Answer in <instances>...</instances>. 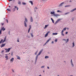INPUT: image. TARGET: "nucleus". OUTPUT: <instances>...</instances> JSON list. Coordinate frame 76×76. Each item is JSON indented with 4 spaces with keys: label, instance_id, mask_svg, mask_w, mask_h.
<instances>
[{
    "label": "nucleus",
    "instance_id": "a211bd4d",
    "mask_svg": "<svg viewBox=\"0 0 76 76\" xmlns=\"http://www.w3.org/2000/svg\"><path fill=\"white\" fill-rule=\"evenodd\" d=\"M24 25L25 26V27H26L27 26L26 25V22L25 21L24 22Z\"/></svg>",
    "mask_w": 76,
    "mask_h": 76
},
{
    "label": "nucleus",
    "instance_id": "bf43d9fd",
    "mask_svg": "<svg viewBox=\"0 0 76 76\" xmlns=\"http://www.w3.org/2000/svg\"><path fill=\"white\" fill-rule=\"evenodd\" d=\"M70 76H73V75H70Z\"/></svg>",
    "mask_w": 76,
    "mask_h": 76
},
{
    "label": "nucleus",
    "instance_id": "9b49d317",
    "mask_svg": "<svg viewBox=\"0 0 76 76\" xmlns=\"http://www.w3.org/2000/svg\"><path fill=\"white\" fill-rule=\"evenodd\" d=\"M64 4V3H61L59 5V6H62Z\"/></svg>",
    "mask_w": 76,
    "mask_h": 76
},
{
    "label": "nucleus",
    "instance_id": "f257e3e1",
    "mask_svg": "<svg viewBox=\"0 0 76 76\" xmlns=\"http://www.w3.org/2000/svg\"><path fill=\"white\" fill-rule=\"evenodd\" d=\"M10 49H11V48H9L8 49L7 48H5V50H6V53H9V51H10Z\"/></svg>",
    "mask_w": 76,
    "mask_h": 76
},
{
    "label": "nucleus",
    "instance_id": "58836bf2",
    "mask_svg": "<svg viewBox=\"0 0 76 76\" xmlns=\"http://www.w3.org/2000/svg\"><path fill=\"white\" fill-rule=\"evenodd\" d=\"M31 35L32 37H34V35H33L32 34H31Z\"/></svg>",
    "mask_w": 76,
    "mask_h": 76
},
{
    "label": "nucleus",
    "instance_id": "7c9ffc66",
    "mask_svg": "<svg viewBox=\"0 0 76 76\" xmlns=\"http://www.w3.org/2000/svg\"><path fill=\"white\" fill-rule=\"evenodd\" d=\"M47 36H48V34L46 33V34L45 35V37H47Z\"/></svg>",
    "mask_w": 76,
    "mask_h": 76
},
{
    "label": "nucleus",
    "instance_id": "412c9836",
    "mask_svg": "<svg viewBox=\"0 0 76 76\" xmlns=\"http://www.w3.org/2000/svg\"><path fill=\"white\" fill-rule=\"evenodd\" d=\"M22 4H23V5H26V3L25 2H22Z\"/></svg>",
    "mask_w": 76,
    "mask_h": 76
},
{
    "label": "nucleus",
    "instance_id": "e433bc0d",
    "mask_svg": "<svg viewBox=\"0 0 76 76\" xmlns=\"http://www.w3.org/2000/svg\"><path fill=\"white\" fill-rule=\"evenodd\" d=\"M69 41V39H67L66 40V42H68Z\"/></svg>",
    "mask_w": 76,
    "mask_h": 76
},
{
    "label": "nucleus",
    "instance_id": "09e8293b",
    "mask_svg": "<svg viewBox=\"0 0 76 76\" xmlns=\"http://www.w3.org/2000/svg\"><path fill=\"white\" fill-rule=\"evenodd\" d=\"M7 23H8V20H7Z\"/></svg>",
    "mask_w": 76,
    "mask_h": 76
},
{
    "label": "nucleus",
    "instance_id": "72a5a7b5",
    "mask_svg": "<svg viewBox=\"0 0 76 76\" xmlns=\"http://www.w3.org/2000/svg\"><path fill=\"white\" fill-rule=\"evenodd\" d=\"M48 58V56H46L45 57V58Z\"/></svg>",
    "mask_w": 76,
    "mask_h": 76
},
{
    "label": "nucleus",
    "instance_id": "6e6d98bb",
    "mask_svg": "<svg viewBox=\"0 0 76 76\" xmlns=\"http://www.w3.org/2000/svg\"><path fill=\"white\" fill-rule=\"evenodd\" d=\"M9 1H12L13 0H9Z\"/></svg>",
    "mask_w": 76,
    "mask_h": 76
},
{
    "label": "nucleus",
    "instance_id": "c85d7f7f",
    "mask_svg": "<svg viewBox=\"0 0 76 76\" xmlns=\"http://www.w3.org/2000/svg\"><path fill=\"white\" fill-rule=\"evenodd\" d=\"M71 62L72 66H73V63H72V59L71 60Z\"/></svg>",
    "mask_w": 76,
    "mask_h": 76
},
{
    "label": "nucleus",
    "instance_id": "5fc2aeb1",
    "mask_svg": "<svg viewBox=\"0 0 76 76\" xmlns=\"http://www.w3.org/2000/svg\"><path fill=\"white\" fill-rule=\"evenodd\" d=\"M47 68H48V69H49V67L48 66Z\"/></svg>",
    "mask_w": 76,
    "mask_h": 76
},
{
    "label": "nucleus",
    "instance_id": "680f3d73",
    "mask_svg": "<svg viewBox=\"0 0 76 76\" xmlns=\"http://www.w3.org/2000/svg\"><path fill=\"white\" fill-rule=\"evenodd\" d=\"M10 7V6H9V7Z\"/></svg>",
    "mask_w": 76,
    "mask_h": 76
},
{
    "label": "nucleus",
    "instance_id": "dca6fc26",
    "mask_svg": "<svg viewBox=\"0 0 76 76\" xmlns=\"http://www.w3.org/2000/svg\"><path fill=\"white\" fill-rule=\"evenodd\" d=\"M58 34L57 33H53L52 34L53 35H57Z\"/></svg>",
    "mask_w": 76,
    "mask_h": 76
},
{
    "label": "nucleus",
    "instance_id": "603ef678",
    "mask_svg": "<svg viewBox=\"0 0 76 76\" xmlns=\"http://www.w3.org/2000/svg\"><path fill=\"white\" fill-rule=\"evenodd\" d=\"M8 54H5V56H7V55H8Z\"/></svg>",
    "mask_w": 76,
    "mask_h": 76
},
{
    "label": "nucleus",
    "instance_id": "6ab92c4d",
    "mask_svg": "<svg viewBox=\"0 0 76 76\" xmlns=\"http://www.w3.org/2000/svg\"><path fill=\"white\" fill-rule=\"evenodd\" d=\"M38 55H37L36 56V62L37 61V58H38Z\"/></svg>",
    "mask_w": 76,
    "mask_h": 76
},
{
    "label": "nucleus",
    "instance_id": "aec40b11",
    "mask_svg": "<svg viewBox=\"0 0 76 76\" xmlns=\"http://www.w3.org/2000/svg\"><path fill=\"white\" fill-rule=\"evenodd\" d=\"M31 22H33V19H32V17H31Z\"/></svg>",
    "mask_w": 76,
    "mask_h": 76
},
{
    "label": "nucleus",
    "instance_id": "3c124183",
    "mask_svg": "<svg viewBox=\"0 0 76 76\" xmlns=\"http://www.w3.org/2000/svg\"><path fill=\"white\" fill-rule=\"evenodd\" d=\"M74 19V18H72V20H73Z\"/></svg>",
    "mask_w": 76,
    "mask_h": 76
},
{
    "label": "nucleus",
    "instance_id": "13d9d810",
    "mask_svg": "<svg viewBox=\"0 0 76 76\" xmlns=\"http://www.w3.org/2000/svg\"><path fill=\"white\" fill-rule=\"evenodd\" d=\"M64 41H66V39H64Z\"/></svg>",
    "mask_w": 76,
    "mask_h": 76
},
{
    "label": "nucleus",
    "instance_id": "e2e57ef3",
    "mask_svg": "<svg viewBox=\"0 0 76 76\" xmlns=\"http://www.w3.org/2000/svg\"><path fill=\"white\" fill-rule=\"evenodd\" d=\"M67 29H69V28H67Z\"/></svg>",
    "mask_w": 76,
    "mask_h": 76
},
{
    "label": "nucleus",
    "instance_id": "052dcab7",
    "mask_svg": "<svg viewBox=\"0 0 76 76\" xmlns=\"http://www.w3.org/2000/svg\"><path fill=\"white\" fill-rule=\"evenodd\" d=\"M39 76H41V75H40Z\"/></svg>",
    "mask_w": 76,
    "mask_h": 76
},
{
    "label": "nucleus",
    "instance_id": "f3484780",
    "mask_svg": "<svg viewBox=\"0 0 76 76\" xmlns=\"http://www.w3.org/2000/svg\"><path fill=\"white\" fill-rule=\"evenodd\" d=\"M51 19L52 21V22L53 23H54V20H53V18H51Z\"/></svg>",
    "mask_w": 76,
    "mask_h": 76
},
{
    "label": "nucleus",
    "instance_id": "de8ad7c7",
    "mask_svg": "<svg viewBox=\"0 0 76 76\" xmlns=\"http://www.w3.org/2000/svg\"><path fill=\"white\" fill-rule=\"evenodd\" d=\"M52 44H53V43H54V41H52Z\"/></svg>",
    "mask_w": 76,
    "mask_h": 76
},
{
    "label": "nucleus",
    "instance_id": "c03bdc74",
    "mask_svg": "<svg viewBox=\"0 0 76 76\" xmlns=\"http://www.w3.org/2000/svg\"><path fill=\"white\" fill-rule=\"evenodd\" d=\"M57 12H60V11L59 10H58V11H57Z\"/></svg>",
    "mask_w": 76,
    "mask_h": 76
},
{
    "label": "nucleus",
    "instance_id": "423d86ee",
    "mask_svg": "<svg viewBox=\"0 0 76 76\" xmlns=\"http://www.w3.org/2000/svg\"><path fill=\"white\" fill-rule=\"evenodd\" d=\"M13 60H14V58H12L10 60V62L11 63L13 62Z\"/></svg>",
    "mask_w": 76,
    "mask_h": 76
},
{
    "label": "nucleus",
    "instance_id": "0eeeda50",
    "mask_svg": "<svg viewBox=\"0 0 76 76\" xmlns=\"http://www.w3.org/2000/svg\"><path fill=\"white\" fill-rule=\"evenodd\" d=\"M42 51H43V50H42L39 52V53L38 54V56H39V55H40L41 54V53H42Z\"/></svg>",
    "mask_w": 76,
    "mask_h": 76
},
{
    "label": "nucleus",
    "instance_id": "393cba45",
    "mask_svg": "<svg viewBox=\"0 0 76 76\" xmlns=\"http://www.w3.org/2000/svg\"><path fill=\"white\" fill-rule=\"evenodd\" d=\"M7 11H8V12H10V11H11L9 9H7Z\"/></svg>",
    "mask_w": 76,
    "mask_h": 76
},
{
    "label": "nucleus",
    "instance_id": "0e129e2a",
    "mask_svg": "<svg viewBox=\"0 0 76 76\" xmlns=\"http://www.w3.org/2000/svg\"><path fill=\"white\" fill-rule=\"evenodd\" d=\"M59 76V75H58V76Z\"/></svg>",
    "mask_w": 76,
    "mask_h": 76
},
{
    "label": "nucleus",
    "instance_id": "c756f323",
    "mask_svg": "<svg viewBox=\"0 0 76 76\" xmlns=\"http://www.w3.org/2000/svg\"><path fill=\"white\" fill-rule=\"evenodd\" d=\"M25 20L26 22H28V20H27V19H26V18H25Z\"/></svg>",
    "mask_w": 76,
    "mask_h": 76
},
{
    "label": "nucleus",
    "instance_id": "864d4df0",
    "mask_svg": "<svg viewBox=\"0 0 76 76\" xmlns=\"http://www.w3.org/2000/svg\"><path fill=\"white\" fill-rule=\"evenodd\" d=\"M17 41H18V42H19V41L18 40Z\"/></svg>",
    "mask_w": 76,
    "mask_h": 76
},
{
    "label": "nucleus",
    "instance_id": "b1692460",
    "mask_svg": "<svg viewBox=\"0 0 76 76\" xmlns=\"http://www.w3.org/2000/svg\"><path fill=\"white\" fill-rule=\"evenodd\" d=\"M8 57H9V56H5V58H6V60L8 59Z\"/></svg>",
    "mask_w": 76,
    "mask_h": 76
},
{
    "label": "nucleus",
    "instance_id": "2eb2a0df",
    "mask_svg": "<svg viewBox=\"0 0 76 76\" xmlns=\"http://www.w3.org/2000/svg\"><path fill=\"white\" fill-rule=\"evenodd\" d=\"M72 47H75V42H74L72 43Z\"/></svg>",
    "mask_w": 76,
    "mask_h": 76
},
{
    "label": "nucleus",
    "instance_id": "2f4dec72",
    "mask_svg": "<svg viewBox=\"0 0 76 76\" xmlns=\"http://www.w3.org/2000/svg\"><path fill=\"white\" fill-rule=\"evenodd\" d=\"M1 31L2 29H1L0 30V35H1Z\"/></svg>",
    "mask_w": 76,
    "mask_h": 76
},
{
    "label": "nucleus",
    "instance_id": "9d476101",
    "mask_svg": "<svg viewBox=\"0 0 76 76\" xmlns=\"http://www.w3.org/2000/svg\"><path fill=\"white\" fill-rule=\"evenodd\" d=\"M49 26L48 25H45V27L44 28V29H46L47 27V26Z\"/></svg>",
    "mask_w": 76,
    "mask_h": 76
},
{
    "label": "nucleus",
    "instance_id": "1a4fd4ad",
    "mask_svg": "<svg viewBox=\"0 0 76 76\" xmlns=\"http://www.w3.org/2000/svg\"><path fill=\"white\" fill-rule=\"evenodd\" d=\"M29 28L28 29V33H29V31H30V30L31 29V25H30L29 26Z\"/></svg>",
    "mask_w": 76,
    "mask_h": 76
},
{
    "label": "nucleus",
    "instance_id": "4c0bfd02",
    "mask_svg": "<svg viewBox=\"0 0 76 76\" xmlns=\"http://www.w3.org/2000/svg\"><path fill=\"white\" fill-rule=\"evenodd\" d=\"M6 37H7L6 36H5V37L4 39V41H6Z\"/></svg>",
    "mask_w": 76,
    "mask_h": 76
},
{
    "label": "nucleus",
    "instance_id": "5701e85b",
    "mask_svg": "<svg viewBox=\"0 0 76 76\" xmlns=\"http://www.w3.org/2000/svg\"><path fill=\"white\" fill-rule=\"evenodd\" d=\"M2 29V30H3V31L5 30L6 29L5 28H4V27H3L2 28V29Z\"/></svg>",
    "mask_w": 76,
    "mask_h": 76
},
{
    "label": "nucleus",
    "instance_id": "4be33fe9",
    "mask_svg": "<svg viewBox=\"0 0 76 76\" xmlns=\"http://www.w3.org/2000/svg\"><path fill=\"white\" fill-rule=\"evenodd\" d=\"M29 2H30V3L32 5H33V2H32V1H30Z\"/></svg>",
    "mask_w": 76,
    "mask_h": 76
},
{
    "label": "nucleus",
    "instance_id": "f8f14e48",
    "mask_svg": "<svg viewBox=\"0 0 76 76\" xmlns=\"http://www.w3.org/2000/svg\"><path fill=\"white\" fill-rule=\"evenodd\" d=\"M76 10V8H75V9L72 10L71 11V12H73L74 11H75V10Z\"/></svg>",
    "mask_w": 76,
    "mask_h": 76
},
{
    "label": "nucleus",
    "instance_id": "8fccbe9b",
    "mask_svg": "<svg viewBox=\"0 0 76 76\" xmlns=\"http://www.w3.org/2000/svg\"><path fill=\"white\" fill-rule=\"evenodd\" d=\"M12 72H14V70H12Z\"/></svg>",
    "mask_w": 76,
    "mask_h": 76
},
{
    "label": "nucleus",
    "instance_id": "37998d69",
    "mask_svg": "<svg viewBox=\"0 0 76 76\" xmlns=\"http://www.w3.org/2000/svg\"><path fill=\"white\" fill-rule=\"evenodd\" d=\"M69 13L68 12L66 13L65 14V15H67V14H68Z\"/></svg>",
    "mask_w": 76,
    "mask_h": 76
},
{
    "label": "nucleus",
    "instance_id": "4468645a",
    "mask_svg": "<svg viewBox=\"0 0 76 76\" xmlns=\"http://www.w3.org/2000/svg\"><path fill=\"white\" fill-rule=\"evenodd\" d=\"M6 45L5 44H4L2 45L1 46V47H4V46Z\"/></svg>",
    "mask_w": 76,
    "mask_h": 76
},
{
    "label": "nucleus",
    "instance_id": "c9c22d12",
    "mask_svg": "<svg viewBox=\"0 0 76 76\" xmlns=\"http://www.w3.org/2000/svg\"><path fill=\"white\" fill-rule=\"evenodd\" d=\"M55 42H57V39H56L55 40Z\"/></svg>",
    "mask_w": 76,
    "mask_h": 76
},
{
    "label": "nucleus",
    "instance_id": "69168bd1",
    "mask_svg": "<svg viewBox=\"0 0 76 76\" xmlns=\"http://www.w3.org/2000/svg\"><path fill=\"white\" fill-rule=\"evenodd\" d=\"M43 72H44V71H43Z\"/></svg>",
    "mask_w": 76,
    "mask_h": 76
},
{
    "label": "nucleus",
    "instance_id": "6e6552de",
    "mask_svg": "<svg viewBox=\"0 0 76 76\" xmlns=\"http://www.w3.org/2000/svg\"><path fill=\"white\" fill-rule=\"evenodd\" d=\"M50 14H51V15H53V16L54 15V14H55V12H50Z\"/></svg>",
    "mask_w": 76,
    "mask_h": 76
},
{
    "label": "nucleus",
    "instance_id": "a19ab883",
    "mask_svg": "<svg viewBox=\"0 0 76 76\" xmlns=\"http://www.w3.org/2000/svg\"><path fill=\"white\" fill-rule=\"evenodd\" d=\"M37 53H38V51H37L35 53V55H37Z\"/></svg>",
    "mask_w": 76,
    "mask_h": 76
},
{
    "label": "nucleus",
    "instance_id": "f03ea898",
    "mask_svg": "<svg viewBox=\"0 0 76 76\" xmlns=\"http://www.w3.org/2000/svg\"><path fill=\"white\" fill-rule=\"evenodd\" d=\"M5 42V40H3V39H1L0 41V44H1V43H3L4 42Z\"/></svg>",
    "mask_w": 76,
    "mask_h": 76
},
{
    "label": "nucleus",
    "instance_id": "bb28decb",
    "mask_svg": "<svg viewBox=\"0 0 76 76\" xmlns=\"http://www.w3.org/2000/svg\"><path fill=\"white\" fill-rule=\"evenodd\" d=\"M17 59H18L19 60H20V57H19V56H17Z\"/></svg>",
    "mask_w": 76,
    "mask_h": 76
},
{
    "label": "nucleus",
    "instance_id": "79ce46f5",
    "mask_svg": "<svg viewBox=\"0 0 76 76\" xmlns=\"http://www.w3.org/2000/svg\"><path fill=\"white\" fill-rule=\"evenodd\" d=\"M41 67V68H44V66H42Z\"/></svg>",
    "mask_w": 76,
    "mask_h": 76
},
{
    "label": "nucleus",
    "instance_id": "a18cd8bd",
    "mask_svg": "<svg viewBox=\"0 0 76 76\" xmlns=\"http://www.w3.org/2000/svg\"><path fill=\"white\" fill-rule=\"evenodd\" d=\"M68 34V32H66L65 33L66 34Z\"/></svg>",
    "mask_w": 76,
    "mask_h": 76
},
{
    "label": "nucleus",
    "instance_id": "cd10ccee",
    "mask_svg": "<svg viewBox=\"0 0 76 76\" xmlns=\"http://www.w3.org/2000/svg\"><path fill=\"white\" fill-rule=\"evenodd\" d=\"M15 9H16V8H17V10H18V7H16V6H15Z\"/></svg>",
    "mask_w": 76,
    "mask_h": 76
},
{
    "label": "nucleus",
    "instance_id": "473e14b6",
    "mask_svg": "<svg viewBox=\"0 0 76 76\" xmlns=\"http://www.w3.org/2000/svg\"><path fill=\"white\" fill-rule=\"evenodd\" d=\"M18 4H21V2H20V1H19L18 2Z\"/></svg>",
    "mask_w": 76,
    "mask_h": 76
},
{
    "label": "nucleus",
    "instance_id": "49530a36",
    "mask_svg": "<svg viewBox=\"0 0 76 76\" xmlns=\"http://www.w3.org/2000/svg\"><path fill=\"white\" fill-rule=\"evenodd\" d=\"M35 10H37V7L35 8Z\"/></svg>",
    "mask_w": 76,
    "mask_h": 76
},
{
    "label": "nucleus",
    "instance_id": "ea45409f",
    "mask_svg": "<svg viewBox=\"0 0 76 76\" xmlns=\"http://www.w3.org/2000/svg\"><path fill=\"white\" fill-rule=\"evenodd\" d=\"M49 33H50V31H48L47 33L48 34H49Z\"/></svg>",
    "mask_w": 76,
    "mask_h": 76
},
{
    "label": "nucleus",
    "instance_id": "39448f33",
    "mask_svg": "<svg viewBox=\"0 0 76 76\" xmlns=\"http://www.w3.org/2000/svg\"><path fill=\"white\" fill-rule=\"evenodd\" d=\"M61 20V19H58L57 21L55 22V24H56L58 22H59V21H60V20Z\"/></svg>",
    "mask_w": 76,
    "mask_h": 76
},
{
    "label": "nucleus",
    "instance_id": "f704fd0d",
    "mask_svg": "<svg viewBox=\"0 0 76 76\" xmlns=\"http://www.w3.org/2000/svg\"><path fill=\"white\" fill-rule=\"evenodd\" d=\"M69 6H70L69 5H66L65 6V7H69Z\"/></svg>",
    "mask_w": 76,
    "mask_h": 76
},
{
    "label": "nucleus",
    "instance_id": "a878e982",
    "mask_svg": "<svg viewBox=\"0 0 76 76\" xmlns=\"http://www.w3.org/2000/svg\"><path fill=\"white\" fill-rule=\"evenodd\" d=\"M65 30H66V27L64 28L62 31H63V32H64V31H65Z\"/></svg>",
    "mask_w": 76,
    "mask_h": 76
},
{
    "label": "nucleus",
    "instance_id": "20e7f679",
    "mask_svg": "<svg viewBox=\"0 0 76 76\" xmlns=\"http://www.w3.org/2000/svg\"><path fill=\"white\" fill-rule=\"evenodd\" d=\"M54 16L56 17H57V16H60V15H59V14H55Z\"/></svg>",
    "mask_w": 76,
    "mask_h": 76
},
{
    "label": "nucleus",
    "instance_id": "ddd939ff",
    "mask_svg": "<svg viewBox=\"0 0 76 76\" xmlns=\"http://www.w3.org/2000/svg\"><path fill=\"white\" fill-rule=\"evenodd\" d=\"M61 35H62V36H64V34H63V30L61 31Z\"/></svg>",
    "mask_w": 76,
    "mask_h": 76
},
{
    "label": "nucleus",
    "instance_id": "4d7b16f0",
    "mask_svg": "<svg viewBox=\"0 0 76 76\" xmlns=\"http://www.w3.org/2000/svg\"><path fill=\"white\" fill-rule=\"evenodd\" d=\"M2 25H4V24L2 23Z\"/></svg>",
    "mask_w": 76,
    "mask_h": 76
},
{
    "label": "nucleus",
    "instance_id": "7ed1b4c3",
    "mask_svg": "<svg viewBox=\"0 0 76 76\" xmlns=\"http://www.w3.org/2000/svg\"><path fill=\"white\" fill-rule=\"evenodd\" d=\"M50 40H51V38H50L45 43V45H46V44H47V43L48 42H49V41H50Z\"/></svg>",
    "mask_w": 76,
    "mask_h": 76
}]
</instances>
